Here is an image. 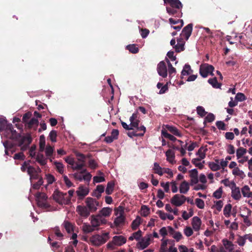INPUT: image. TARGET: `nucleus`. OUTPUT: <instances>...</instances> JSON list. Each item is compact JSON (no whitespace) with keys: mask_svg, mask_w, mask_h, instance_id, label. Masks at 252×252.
Here are the masks:
<instances>
[{"mask_svg":"<svg viewBox=\"0 0 252 252\" xmlns=\"http://www.w3.org/2000/svg\"><path fill=\"white\" fill-rule=\"evenodd\" d=\"M2 130H4L3 133L4 136L7 138L18 141L19 139L21 137V134L17 133L16 130L14 129L11 124H8V125L2 128Z\"/></svg>","mask_w":252,"mask_h":252,"instance_id":"1","label":"nucleus"},{"mask_svg":"<svg viewBox=\"0 0 252 252\" xmlns=\"http://www.w3.org/2000/svg\"><path fill=\"white\" fill-rule=\"evenodd\" d=\"M109 238V233H104L102 235L96 234L90 238L92 244L96 246H99L104 244Z\"/></svg>","mask_w":252,"mask_h":252,"instance_id":"2","label":"nucleus"},{"mask_svg":"<svg viewBox=\"0 0 252 252\" xmlns=\"http://www.w3.org/2000/svg\"><path fill=\"white\" fill-rule=\"evenodd\" d=\"M67 193H63L58 190L54 191L53 196L54 199L59 204L68 205L70 204V199L66 198Z\"/></svg>","mask_w":252,"mask_h":252,"instance_id":"3","label":"nucleus"},{"mask_svg":"<svg viewBox=\"0 0 252 252\" xmlns=\"http://www.w3.org/2000/svg\"><path fill=\"white\" fill-rule=\"evenodd\" d=\"M214 69V67L212 65L204 63L200 65L199 73L203 78L207 77L209 74H210L211 75H214L213 72Z\"/></svg>","mask_w":252,"mask_h":252,"instance_id":"4","label":"nucleus"},{"mask_svg":"<svg viewBox=\"0 0 252 252\" xmlns=\"http://www.w3.org/2000/svg\"><path fill=\"white\" fill-rule=\"evenodd\" d=\"M85 203L87 207L91 213L95 212L97 209V207L100 206L99 203L98 201L94 198L90 197L86 199Z\"/></svg>","mask_w":252,"mask_h":252,"instance_id":"5","label":"nucleus"},{"mask_svg":"<svg viewBox=\"0 0 252 252\" xmlns=\"http://www.w3.org/2000/svg\"><path fill=\"white\" fill-rule=\"evenodd\" d=\"M106 222V220L102 218L100 215L91 216V223L94 228L98 227L101 224H105Z\"/></svg>","mask_w":252,"mask_h":252,"instance_id":"6","label":"nucleus"},{"mask_svg":"<svg viewBox=\"0 0 252 252\" xmlns=\"http://www.w3.org/2000/svg\"><path fill=\"white\" fill-rule=\"evenodd\" d=\"M187 200V198L183 195L175 194L171 199L170 202L173 205L179 207L182 205Z\"/></svg>","mask_w":252,"mask_h":252,"instance_id":"7","label":"nucleus"},{"mask_svg":"<svg viewBox=\"0 0 252 252\" xmlns=\"http://www.w3.org/2000/svg\"><path fill=\"white\" fill-rule=\"evenodd\" d=\"M78 198L80 200H83L84 197L89 193V189L88 188L80 185L76 191Z\"/></svg>","mask_w":252,"mask_h":252,"instance_id":"8","label":"nucleus"},{"mask_svg":"<svg viewBox=\"0 0 252 252\" xmlns=\"http://www.w3.org/2000/svg\"><path fill=\"white\" fill-rule=\"evenodd\" d=\"M193 29V24L190 23L185 27L180 34V36L184 37L186 40H188L191 34Z\"/></svg>","mask_w":252,"mask_h":252,"instance_id":"9","label":"nucleus"},{"mask_svg":"<svg viewBox=\"0 0 252 252\" xmlns=\"http://www.w3.org/2000/svg\"><path fill=\"white\" fill-rule=\"evenodd\" d=\"M157 71L159 75L163 78H166L167 76V66L164 61H161L158 63Z\"/></svg>","mask_w":252,"mask_h":252,"instance_id":"10","label":"nucleus"},{"mask_svg":"<svg viewBox=\"0 0 252 252\" xmlns=\"http://www.w3.org/2000/svg\"><path fill=\"white\" fill-rule=\"evenodd\" d=\"M231 196L232 198L236 200H239L241 198V195L239 188L236 187V184L234 182H231Z\"/></svg>","mask_w":252,"mask_h":252,"instance_id":"11","label":"nucleus"},{"mask_svg":"<svg viewBox=\"0 0 252 252\" xmlns=\"http://www.w3.org/2000/svg\"><path fill=\"white\" fill-rule=\"evenodd\" d=\"M146 131V127L144 126H140L138 129L135 131H129L127 133V135L130 137L142 136L144 135Z\"/></svg>","mask_w":252,"mask_h":252,"instance_id":"12","label":"nucleus"},{"mask_svg":"<svg viewBox=\"0 0 252 252\" xmlns=\"http://www.w3.org/2000/svg\"><path fill=\"white\" fill-rule=\"evenodd\" d=\"M76 212L82 218H87L90 215L91 212L86 206L78 205L76 207Z\"/></svg>","mask_w":252,"mask_h":252,"instance_id":"13","label":"nucleus"},{"mask_svg":"<svg viewBox=\"0 0 252 252\" xmlns=\"http://www.w3.org/2000/svg\"><path fill=\"white\" fill-rule=\"evenodd\" d=\"M138 112L134 113L129 118L130 122V125L131 127L133 128V130H134L135 128L138 129V128L140 127V126H139L140 121L138 119Z\"/></svg>","mask_w":252,"mask_h":252,"instance_id":"14","label":"nucleus"},{"mask_svg":"<svg viewBox=\"0 0 252 252\" xmlns=\"http://www.w3.org/2000/svg\"><path fill=\"white\" fill-rule=\"evenodd\" d=\"M151 235H148L142 238L140 242H139L137 245L138 249L144 250L150 245Z\"/></svg>","mask_w":252,"mask_h":252,"instance_id":"15","label":"nucleus"},{"mask_svg":"<svg viewBox=\"0 0 252 252\" xmlns=\"http://www.w3.org/2000/svg\"><path fill=\"white\" fill-rule=\"evenodd\" d=\"M166 11L170 15L178 18L182 16V9L166 7Z\"/></svg>","mask_w":252,"mask_h":252,"instance_id":"16","label":"nucleus"},{"mask_svg":"<svg viewBox=\"0 0 252 252\" xmlns=\"http://www.w3.org/2000/svg\"><path fill=\"white\" fill-rule=\"evenodd\" d=\"M165 4H169V7L176 8L178 9H182L183 4L179 0H163Z\"/></svg>","mask_w":252,"mask_h":252,"instance_id":"17","label":"nucleus"},{"mask_svg":"<svg viewBox=\"0 0 252 252\" xmlns=\"http://www.w3.org/2000/svg\"><path fill=\"white\" fill-rule=\"evenodd\" d=\"M18 146H21L24 144H26L28 145H30L32 141V138L30 134L28 133L26 136H22L19 139Z\"/></svg>","mask_w":252,"mask_h":252,"instance_id":"18","label":"nucleus"},{"mask_svg":"<svg viewBox=\"0 0 252 252\" xmlns=\"http://www.w3.org/2000/svg\"><path fill=\"white\" fill-rule=\"evenodd\" d=\"M201 223V220L199 217L195 216L192 219L191 225L195 231H197L199 230Z\"/></svg>","mask_w":252,"mask_h":252,"instance_id":"19","label":"nucleus"},{"mask_svg":"<svg viewBox=\"0 0 252 252\" xmlns=\"http://www.w3.org/2000/svg\"><path fill=\"white\" fill-rule=\"evenodd\" d=\"M126 239L123 236H115L113 238V243L117 246H122L126 243Z\"/></svg>","mask_w":252,"mask_h":252,"instance_id":"20","label":"nucleus"},{"mask_svg":"<svg viewBox=\"0 0 252 252\" xmlns=\"http://www.w3.org/2000/svg\"><path fill=\"white\" fill-rule=\"evenodd\" d=\"M222 242L224 248L228 250L229 252H233L234 251V245L231 241L226 239H224L222 240Z\"/></svg>","mask_w":252,"mask_h":252,"instance_id":"21","label":"nucleus"},{"mask_svg":"<svg viewBox=\"0 0 252 252\" xmlns=\"http://www.w3.org/2000/svg\"><path fill=\"white\" fill-rule=\"evenodd\" d=\"M165 127L167 130L169 131L172 134L178 137H181L182 136L181 133L176 127L169 125H166Z\"/></svg>","mask_w":252,"mask_h":252,"instance_id":"22","label":"nucleus"},{"mask_svg":"<svg viewBox=\"0 0 252 252\" xmlns=\"http://www.w3.org/2000/svg\"><path fill=\"white\" fill-rule=\"evenodd\" d=\"M189 189V184L186 181H184L180 185L179 190L181 193L186 194Z\"/></svg>","mask_w":252,"mask_h":252,"instance_id":"23","label":"nucleus"},{"mask_svg":"<svg viewBox=\"0 0 252 252\" xmlns=\"http://www.w3.org/2000/svg\"><path fill=\"white\" fill-rule=\"evenodd\" d=\"M208 82L215 89H220L221 86V83H219L216 77L210 78L208 80Z\"/></svg>","mask_w":252,"mask_h":252,"instance_id":"24","label":"nucleus"},{"mask_svg":"<svg viewBox=\"0 0 252 252\" xmlns=\"http://www.w3.org/2000/svg\"><path fill=\"white\" fill-rule=\"evenodd\" d=\"M126 218L125 216H118L115 219L114 224L116 227L120 226L125 223Z\"/></svg>","mask_w":252,"mask_h":252,"instance_id":"25","label":"nucleus"},{"mask_svg":"<svg viewBox=\"0 0 252 252\" xmlns=\"http://www.w3.org/2000/svg\"><path fill=\"white\" fill-rule=\"evenodd\" d=\"M216 163L214 162H209L208 163V166L213 171H217L220 169V166L219 164V160L216 159Z\"/></svg>","mask_w":252,"mask_h":252,"instance_id":"26","label":"nucleus"},{"mask_svg":"<svg viewBox=\"0 0 252 252\" xmlns=\"http://www.w3.org/2000/svg\"><path fill=\"white\" fill-rule=\"evenodd\" d=\"M242 193L244 197H247L250 198L252 197V192L250 191L249 187L247 185H245L242 188Z\"/></svg>","mask_w":252,"mask_h":252,"instance_id":"27","label":"nucleus"},{"mask_svg":"<svg viewBox=\"0 0 252 252\" xmlns=\"http://www.w3.org/2000/svg\"><path fill=\"white\" fill-rule=\"evenodd\" d=\"M193 72V70L191 69L190 66L189 64H186L181 72L182 76L190 75Z\"/></svg>","mask_w":252,"mask_h":252,"instance_id":"28","label":"nucleus"},{"mask_svg":"<svg viewBox=\"0 0 252 252\" xmlns=\"http://www.w3.org/2000/svg\"><path fill=\"white\" fill-rule=\"evenodd\" d=\"M112 209L109 207H104L100 211L99 214L102 217H109L112 212Z\"/></svg>","mask_w":252,"mask_h":252,"instance_id":"29","label":"nucleus"},{"mask_svg":"<svg viewBox=\"0 0 252 252\" xmlns=\"http://www.w3.org/2000/svg\"><path fill=\"white\" fill-rule=\"evenodd\" d=\"M63 225L67 233H70L73 231L72 224L68 220H64L63 223Z\"/></svg>","mask_w":252,"mask_h":252,"instance_id":"30","label":"nucleus"},{"mask_svg":"<svg viewBox=\"0 0 252 252\" xmlns=\"http://www.w3.org/2000/svg\"><path fill=\"white\" fill-rule=\"evenodd\" d=\"M36 161L41 165H45L47 163V158L43 154H38L36 157Z\"/></svg>","mask_w":252,"mask_h":252,"instance_id":"31","label":"nucleus"},{"mask_svg":"<svg viewBox=\"0 0 252 252\" xmlns=\"http://www.w3.org/2000/svg\"><path fill=\"white\" fill-rule=\"evenodd\" d=\"M153 170H154L155 173L158 174L159 176L163 175V168H161L157 162L154 163Z\"/></svg>","mask_w":252,"mask_h":252,"instance_id":"32","label":"nucleus"},{"mask_svg":"<svg viewBox=\"0 0 252 252\" xmlns=\"http://www.w3.org/2000/svg\"><path fill=\"white\" fill-rule=\"evenodd\" d=\"M210 252H227L224 247L221 246L219 248L214 245L211 246L209 249Z\"/></svg>","mask_w":252,"mask_h":252,"instance_id":"33","label":"nucleus"},{"mask_svg":"<svg viewBox=\"0 0 252 252\" xmlns=\"http://www.w3.org/2000/svg\"><path fill=\"white\" fill-rule=\"evenodd\" d=\"M114 183L111 181L107 183V187L105 189V192L107 194L110 195L112 193L114 190Z\"/></svg>","mask_w":252,"mask_h":252,"instance_id":"34","label":"nucleus"},{"mask_svg":"<svg viewBox=\"0 0 252 252\" xmlns=\"http://www.w3.org/2000/svg\"><path fill=\"white\" fill-rule=\"evenodd\" d=\"M85 166V162L75 161L74 165L72 167L73 170H80Z\"/></svg>","mask_w":252,"mask_h":252,"instance_id":"35","label":"nucleus"},{"mask_svg":"<svg viewBox=\"0 0 252 252\" xmlns=\"http://www.w3.org/2000/svg\"><path fill=\"white\" fill-rule=\"evenodd\" d=\"M161 134L164 138H168L172 141L177 140V139L173 135L168 133L165 129H162L161 130Z\"/></svg>","mask_w":252,"mask_h":252,"instance_id":"36","label":"nucleus"},{"mask_svg":"<svg viewBox=\"0 0 252 252\" xmlns=\"http://www.w3.org/2000/svg\"><path fill=\"white\" fill-rule=\"evenodd\" d=\"M125 208L124 207L120 205L117 208H115L114 209L115 214V215L120 216H125V212H124Z\"/></svg>","mask_w":252,"mask_h":252,"instance_id":"37","label":"nucleus"},{"mask_svg":"<svg viewBox=\"0 0 252 252\" xmlns=\"http://www.w3.org/2000/svg\"><path fill=\"white\" fill-rule=\"evenodd\" d=\"M141 218L139 217H137L135 220H134L131 223V228L133 230H136L141 223Z\"/></svg>","mask_w":252,"mask_h":252,"instance_id":"38","label":"nucleus"},{"mask_svg":"<svg viewBox=\"0 0 252 252\" xmlns=\"http://www.w3.org/2000/svg\"><path fill=\"white\" fill-rule=\"evenodd\" d=\"M82 229L85 233H89L94 230V228L89 224L84 223L82 226Z\"/></svg>","mask_w":252,"mask_h":252,"instance_id":"39","label":"nucleus"},{"mask_svg":"<svg viewBox=\"0 0 252 252\" xmlns=\"http://www.w3.org/2000/svg\"><path fill=\"white\" fill-rule=\"evenodd\" d=\"M26 125L28 128H31L34 125H36V126L38 125V121L37 119L32 118Z\"/></svg>","mask_w":252,"mask_h":252,"instance_id":"40","label":"nucleus"},{"mask_svg":"<svg viewBox=\"0 0 252 252\" xmlns=\"http://www.w3.org/2000/svg\"><path fill=\"white\" fill-rule=\"evenodd\" d=\"M200 159L199 158H195L192 159L191 162L196 166L199 169H202L204 167V165L203 164L204 163V161H203V163L199 162L200 161Z\"/></svg>","mask_w":252,"mask_h":252,"instance_id":"41","label":"nucleus"},{"mask_svg":"<svg viewBox=\"0 0 252 252\" xmlns=\"http://www.w3.org/2000/svg\"><path fill=\"white\" fill-rule=\"evenodd\" d=\"M247 152V150L243 147L239 148L236 151V156L238 159L242 158Z\"/></svg>","mask_w":252,"mask_h":252,"instance_id":"42","label":"nucleus"},{"mask_svg":"<svg viewBox=\"0 0 252 252\" xmlns=\"http://www.w3.org/2000/svg\"><path fill=\"white\" fill-rule=\"evenodd\" d=\"M232 209V205L230 204L226 205L223 209V214L226 217H229L230 215V212Z\"/></svg>","mask_w":252,"mask_h":252,"instance_id":"43","label":"nucleus"},{"mask_svg":"<svg viewBox=\"0 0 252 252\" xmlns=\"http://www.w3.org/2000/svg\"><path fill=\"white\" fill-rule=\"evenodd\" d=\"M127 49L130 52L133 54L137 53L139 51V49L135 44L128 45L126 46Z\"/></svg>","mask_w":252,"mask_h":252,"instance_id":"44","label":"nucleus"},{"mask_svg":"<svg viewBox=\"0 0 252 252\" xmlns=\"http://www.w3.org/2000/svg\"><path fill=\"white\" fill-rule=\"evenodd\" d=\"M45 152L47 158L51 157L54 152V148L50 145H48L46 146Z\"/></svg>","mask_w":252,"mask_h":252,"instance_id":"45","label":"nucleus"},{"mask_svg":"<svg viewBox=\"0 0 252 252\" xmlns=\"http://www.w3.org/2000/svg\"><path fill=\"white\" fill-rule=\"evenodd\" d=\"M54 231L55 235L58 237L59 240H61L63 239V235L61 232L60 229L58 226H56L54 228Z\"/></svg>","mask_w":252,"mask_h":252,"instance_id":"46","label":"nucleus"},{"mask_svg":"<svg viewBox=\"0 0 252 252\" xmlns=\"http://www.w3.org/2000/svg\"><path fill=\"white\" fill-rule=\"evenodd\" d=\"M247 99L245 94L242 93H238L236 94L235 99L237 101H243Z\"/></svg>","mask_w":252,"mask_h":252,"instance_id":"47","label":"nucleus"},{"mask_svg":"<svg viewBox=\"0 0 252 252\" xmlns=\"http://www.w3.org/2000/svg\"><path fill=\"white\" fill-rule=\"evenodd\" d=\"M222 187H220L213 193V196L217 199H220L222 196Z\"/></svg>","mask_w":252,"mask_h":252,"instance_id":"48","label":"nucleus"},{"mask_svg":"<svg viewBox=\"0 0 252 252\" xmlns=\"http://www.w3.org/2000/svg\"><path fill=\"white\" fill-rule=\"evenodd\" d=\"M37 205L39 207L47 210L50 207V205L46 201L37 200Z\"/></svg>","mask_w":252,"mask_h":252,"instance_id":"49","label":"nucleus"},{"mask_svg":"<svg viewBox=\"0 0 252 252\" xmlns=\"http://www.w3.org/2000/svg\"><path fill=\"white\" fill-rule=\"evenodd\" d=\"M150 213L149 208L146 205H143L141 207V215L143 217H147Z\"/></svg>","mask_w":252,"mask_h":252,"instance_id":"50","label":"nucleus"},{"mask_svg":"<svg viewBox=\"0 0 252 252\" xmlns=\"http://www.w3.org/2000/svg\"><path fill=\"white\" fill-rule=\"evenodd\" d=\"M7 121L5 117L0 116V131L2 130L5 126L8 125Z\"/></svg>","mask_w":252,"mask_h":252,"instance_id":"51","label":"nucleus"},{"mask_svg":"<svg viewBox=\"0 0 252 252\" xmlns=\"http://www.w3.org/2000/svg\"><path fill=\"white\" fill-rule=\"evenodd\" d=\"M74 153L75 155L78 158L77 159L78 161L85 162L86 156L85 155L78 151H75Z\"/></svg>","mask_w":252,"mask_h":252,"instance_id":"52","label":"nucleus"},{"mask_svg":"<svg viewBox=\"0 0 252 252\" xmlns=\"http://www.w3.org/2000/svg\"><path fill=\"white\" fill-rule=\"evenodd\" d=\"M54 164L56 165L57 170L61 174L63 173V165L62 163L55 161Z\"/></svg>","mask_w":252,"mask_h":252,"instance_id":"53","label":"nucleus"},{"mask_svg":"<svg viewBox=\"0 0 252 252\" xmlns=\"http://www.w3.org/2000/svg\"><path fill=\"white\" fill-rule=\"evenodd\" d=\"M175 51L177 53H180L185 50L184 43H177L175 46H173Z\"/></svg>","mask_w":252,"mask_h":252,"instance_id":"54","label":"nucleus"},{"mask_svg":"<svg viewBox=\"0 0 252 252\" xmlns=\"http://www.w3.org/2000/svg\"><path fill=\"white\" fill-rule=\"evenodd\" d=\"M196 111L198 115L200 116L201 117L205 116V115L207 114L205 109L202 106H198L196 108Z\"/></svg>","mask_w":252,"mask_h":252,"instance_id":"55","label":"nucleus"},{"mask_svg":"<svg viewBox=\"0 0 252 252\" xmlns=\"http://www.w3.org/2000/svg\"><path fill=\"white\" fill-rule=\"evenodd\" d=\"M215 115L212 113H209L207 115V116L205 118L204 123H206L207 122L211 123L215 120Z\"/></svg>","mask_w":252,"mask_h":252,"instance_id":"56","label":"nucleus"},{"mask_svg":"<svg viewBox=\"0 0 252 252\" xmlns=\"http://www.w3.org/2000/svg\"><path fill=\"white\" fill-rule=\"evenodd\" d=\"M196 205L199 209H203L205 206L204 201L200 198H196L195 200Z\"/></svg>","mask_w":252,"mask_h":252,"instance_id":"57","label":"nucleus"},{"mask_svg":"<svg viewBox=\"0 0 252 252\" xmlns=\"http://www.w3.org/2000/svg\"><path fill=\"white\" fill-rule=\"evenodd\" d=\"M43 178L40 177L37 182L33 184L32 188L35 189H38L40 188V186L43 184Z\"/></svg>","mask_w":252,"mask_h":252,"instance_id":"58","label":"nucleus"},{"mask_svg":"<svg viewBox=\"0 0 252 252\" xmlns=\"http://www.w3.org/2000/svg\"><path fill=\"white\" fill-rule=\"evenodd\" d=\"M36 197L38 200L40 201H46L47 198V196L46 194L41 192H38L36 193Z\"/></svg>","mask_w":252,"mask_h":252,"instance_id":"59","label":"nucleus"},{"mask_svg":"<svg viewBox=\"0 0 252 252\" xmlns=\"http://www.w3.org/2000/svg\"><path fill=\"white\" fill-rule=\"evenodd\" d=\"M214 203H215L214 205V207L216 208L217 211L218 212H220L221 210V209L222 208L223 203L222 200H219L215 201Z\"/></svg>","mask_w":252,"mask_h":252,"instance_id":"60","label":"nucleus"},{"mask_svg":"<svg viewBox=\"0 0 252 252\" xmlns=\"http://www.w3.org/2000/svg\"><path fill=\"white\" fill-rule=\"evenodd\" d=\"M89 167L92 169H95L98 167L97 162L94 159H90L88 162Z\"/></svg>","mask_w":252,"mask_h":252,"instance_id":"61","label":"nucleus"},{"mask_svg":"<svg viewBox=\"0 0 252 252\" xmlns=\"http://www.w3.org/2000/svg\"><path fill=\"white\" fill-rule=\"evenodd\" d=\"M32 116V113L30 112L26 113L23 116L22 122L27 124Z\"/></svg>","mask_w":252,"mask_h":252,"instance_id":"62","label":"nucleus"},{"mask_svg":"<svg viewBox=\"0 0 252 252\" xmlns=\"http://www.w3.org/2000/svg\"><path fill=\"white\" fill-rule=\"evenodd\" d=\"M57 136V131L52 130L49 133V138L51 141L53 142H56V137Z\"/></svg>","mask_w":252,"mask_h":252,"instance_id":"63","label":"nucleus"},{"mask_svg":"<svg viewBox=\"0 0 252 252\" xmlns=\"http://www.w3.org/2000/svg\"><path fill=\"white\" fill-rule=\"evenodd\" d=\"M162 241H163L160 246L159 252H167L166 246H167V242L168 240H163V239H162Z\"/></svg>","mask_w":252,"mask_h":252,"instance_id":"64","label":"nucleus"}]
</instances>
